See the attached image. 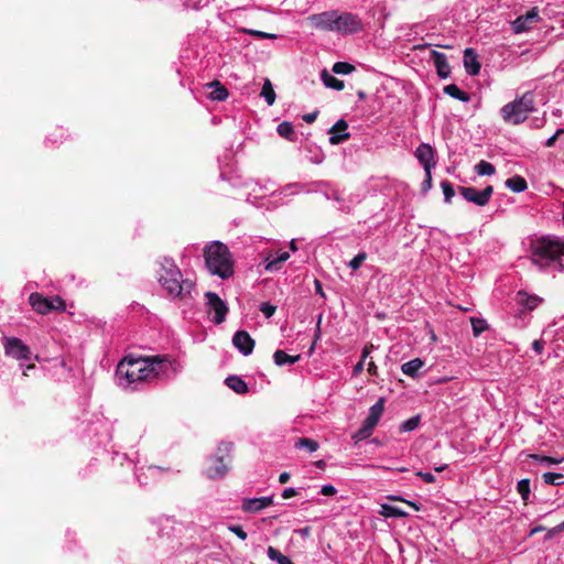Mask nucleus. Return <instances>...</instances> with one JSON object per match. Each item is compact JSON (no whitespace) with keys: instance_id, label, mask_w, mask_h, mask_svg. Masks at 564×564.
Listing matches in <instances>:
<instances>
[{"instance_id":"nucleus-1","label":"nucleus","mask_w":564,"mask_h":564,"mask_svg":"<svg viewBox=\"0 0 564 564\" xmlns=\"http://www.w3.org/2000/svg\"><path fill=\"white\" fill-rule=\"evenodd\" d=\"M156 276L159 284L172 301L189 302L196 290L195 281L184 276L175 261L170 257L158 260Z\"/></svg>"},{"instance_id":"nucleus-2","label":"nucleus","mask_w":564,"mask_h":564,"mask_svg":"<svg viewBox=\"0 0 564 564\" xmlns=\"http://www.w3.org/2000/svg\"><path fill=\"white\" fill-rule=\"evenodd\" d=\"M563 254L564 238L545 236L536 238L531 243L532 262L541 270L554 267L558 271H563L564 265L560 262V258Z\"/></svg>"},{"instance_id":"nucleus-3","label":"nucleus","mask_w":564,"mask_h":564,"mask_svg":"<svg viewBox=\"0 0 564 564\" xmlns=\"http://www.w3.org/2000/svg\"><path fill=\"white\" fill-rule=\"evenodd\" d=\"M206 268L210 274L223 280L234 275L235 267L232 254L228 247L220 241H213L204 249Z\"/></svg>"},{"instance_id":"nucleus-4","label":"nucleus","mask_w":564,"mask_h":564,"mask_svg":"<svg viewBox=\"0 0 564 564\" xmlns=\"http://www.w3.org/2000/svg\"><path fill=\"white\" fill-rule=\"evenodd\" d=\"M148 357L124 358L117 366V377L121 386L138 388V384L151 382Z\"/></svg>"},{"instance_id":"nucleus-5","label":"nucleus","mask_w":564,"mask_h":564,"mask_svg":"<svg viewBox=\"0 0 564 564\" xmlns=\"http://www.w3.org/2000/svg\"><path fill=\"white\" fill-rule=\"evenodd\" d=\"M533 111H535L534 95L532 91H527L521 97L502 106L500 115L505 122L518 126L524 122Z\"/></svg>"},{"instance_id":"nucleus-6","label":"nucleus","mask_w":564,"mask_h":564,"mask_svg":"<svg viewBox=\"0 0 564 564\" xmlns=\"http://www.w3.org/2000/svg\"><path fill=\"white\" fill-rule=\"evenodd\" d=\"M151 381L155 379L170 380L183 370L181 361L170 355L147 356Z\"/></svg>"},{"instance_id":"nucleus-7","label":"nucleus","mask_w":564,"mask_h":564,"mask_svg":"<svg viewBox=\"0 0 564 564\" xmlns=\"http://www.w3.org/2000/svg\"><path fill=\"white\" fill-rule=\"evenodd\" d=\"M365 24L361 18L355 13L347 11H338L336 17V33L347 36L361 32Z\"/></svg>"},{"instance_id":"nucleus-8","label":"nucleus","mask_w":564,"mask_h":564,"mask_svg":"<svg viewBox=\"0 0 564 564\" xmlns=\"http://www.w3.org/2000/svg\"><path fill=\"white\" fill-rule=\"evenodd\" d=\"M207 300V313L212 316L214 324L219 325L226 321L229 307L220 296L212 291L205 293Z\"/></svg>"},{"instance_id":"nucleus-9","label":"nucleus","mask_w":564,"mask_h":564,"mask_svg":"<svg viewBox=\"0 0 564 564\" xmlns=\"http://www.w3.org/2000/svg\"><path fill=\"white\" fill-rule=\"evenodd\" d=\"M458 191L467 202L482 207L489 203L494 193V187L488 185L482 191H478L471 186H459Z\"/></svg>"},{"instance_id":"nucleus-10","label":"nucleus","mask_w":564,"mask_h":564,"mask_svg":"<svg viewBox=\"0 0 564 564\" xmlns=\"http://www.w3.org/2000/svg\"><path fill=\"white\" fill-rule=\"evenodd\" d=\"M4 352L7 356L12 357L17 360H30L31 350L30 348L17 337H3Z\"/></svg>"},{"instance_id":"nucleus-11","label":"nucleus","mask_w":564,"mask_h":564,"mask_svg":"<svg viewBox=\"0 0 564 564\" xmlns=\"http://www.w3.org/2000/svg\"><path fill=\"white\" fill-rule=\"evenodd\" d=\"M337 10L324 11L307 18L310 24L319 31L336 33Z\"/></svg>"},{"instance_id":"nucleus-12","label":"nucleus","mask_w":564,"mask_h":564,"mask_svg":"<svg viewBox=\"0 0 564 564\" xmlns=\"http://www.w3.org/2000/svg\"><path fill=\"white\" fill-rule=\"evenodd\" d=\"M540 12L536 7L531 8L525 14L519 15L511 22L513 33L521 34L533 29L540 22Z\"/></svg>"},{"instance_id":"nucleus-13","label":"nucleus","mask_w":564,"mask_h":564,"mask_svg":"<svg viewBox=\"0 0 564 564\" xmlns=\"http://www.w3.org/2000/svg\"><path fill=\"white\" fill-rule=\"evenodd\" d=\"M290 259L288 251L279 252L275 257L271 253L262 254V260L259 263V268L263 267L267 272H279L283 269L284 263Z\"/></svg>"},{"instance_id":"nucleus-14","label":"nucleus","mask_w":564,"mask_h":564,"mask_svg":"<svg viewBox=\"0 0 564 564\" xmlns=\"http://www.w3.org/2000/svg\"><path fill=\"white\" fill-rule=\"evenodd\" d=\"M271 505H273L272 496L245 498L241 502V509L247 513H257Z\"/></svg>"},{"instance_id":"nucleus-15","label":"nucleus","mask_w":564,"mask_h":564,"mask_svg":"<svg viewBox=\"0 0 564 564\" xmlns=\"http://www.w3.org/2000/svg\"><path fill=\"white\" fill-rule=\"evenodd\" d=\"M232 345L243 356H249L253 351L256 343L248 332L238 330L232 337Z\"/></svg>"},{"instance_id":"nucleus-16","label":"nucleus","mask_w":564,"mask_h":564,"mask_svg":"<svg viewBox=\"0 0 564 564\" xmlns=\"http://www.w3.org/2000/svg\"><path fill=\"white\" fill-rule=\"evenodd\" d=\"M227 471L228 464L224 462V456H212L208 459V466L205 469V474L208 478H220L225 476Z\"/></svg>"},{"instance_id":"nucleus-17","label":"nucleus","mask_w":564,"mask_h":564,"mask_svg":"<svg viewBox=\"0 0 564 564\" xmlns=\"http://www.w3.org/2000/svg\"><path fill=\"white\" fill-rule=\"evenodd\" d=\"M415 158L422 164L424 170L435 167V153L429 143H421L415 150Z\"/></svg>"},{"instance_id":"nucleus-18","label":"nucleus","mask_w":564,"mask_h":564,"mask_svg":"<svg viewBox=\"0 0 564 564\" xmlns=\"http://www.w3.org/2000/svg\"><path fill=\"white\" fill-rule=\"evenodd\" d=\"M348 124L344 119H339L330 129H329V143L333 145H337L349 139L350 134L347 132Z\"/></svg>"},{"instance_id":"nucleus-19","label":"nucleus","mask_w":564,"mask_h":564,"mask_svg":"<svg viewBox=\"0 0 564 564\" xmlns=\"http://www.w3.org/2000/svg\"><path fill=\"white\" fill-rule=\"evenodd\" d=\"M90 432L99 437V443L109 442L112 438V424L106 419L97 420L90 427Z\"/></svg>"},{"instance_id":"nucleus-20","label":"nucleus","mask_w":564,"mask_h":564,"mask_svg":"<svg viewBox=\"0 0 564 564\" xmlns=\"http://www.w3.org/2000/svg\"><path fill=\"white\" fill-rule=\"evenodd\" d=\"M464 66H465L466 73L470 76H476L480 72L481 65L478 62V55L470 47H468L464 51Z\"/></svg>"},{"instance_id":"nucleus-21","label":"nucleus","mask_w":564,"mask_h":564,"mask_svg":"<svg viewBox=\"0 0 564 564\" xmlns=\"http://www.w3.org/2000/svg\"><path fill=\"white\" fill-rule=\"evenodd\" d=\"M384 411V398H379L378 401L370 406L367 417L364 423L375 429Z\"/></svg>"},{"instance_id":"nucleus-22","label":"nucleus","mask_w":564,"mask_h":564,"mask_svg":"<svg viewBox=\"0 0 564 564\" xmlns=\"http://www.w3.org/2000/svg\"><path fill=\"white\" fill-rule=\"evenodd\" d=\"M431 57L433 58V62L436 67L438 76L441 78L448 77V75L451 73V67H449V64L447 63L446 55L438 51H432Z\"/></svg>"},{"instance_id":"nucleus-23","label":"nucleus","mask_w":564,"mask_h":564,"mask_svg":"<svg viewBox=\"0 0 564 564\" xmlns=\"http://www.w3.org/2000/svg\"><path fill=\"white\" fill-rule=\"evenodd\" d=\"M517 302L525 310L533 311L542 303V299L538 295H530L524 291H519L517 293Z\"/></svg>"},{"instance_id":"nucleus-24","label":"nucleus","mask_w":564,"mask_h":564,"mask_svg":"<svg viewBox=\"0 0 564 564\" xmlns=\"http://www.w3.org/2000/svg\"><path fill=\"white\" fill-rule=\"evenodd\" d=\"M210 89L208 93V99L215 101H224L228 98V90L218 80H214L206 85Z\"/></svg>"},{"instance_id":"nucleus-25","label":"nucleus","mask_w":564,"mask_h":564,"mask_svg":"<svg viewBox=\"0 0 564 564\" xmlns=\"http://www.w3.org/2000/svg\"><path fill=\"white\" fill-rule=\"evenodd\" d=\"M30 304L32 308L40 314H47L51 312L48 299L40 293H32L30 295Z\"/></svg>"},{"instance_id":"nucleus-26","label":"nucleus","mask_w":564,"mask_h":564,"mask_svg":"<svg viewBox=\"0 0 564 564\" xmlns=\"http://www.w3.org/2000/svg\"><path fill=\"white\" fill-rule=\"evenodd\" d=\"M228 388H230L232 391H235L238 394L247 393L249 388L245 380H242L240 377L231 375L228 376L225 380Z\"/></svg>"},{"instance_id":"nucleus-27","label":"nucleus","mask_w":564,"mask_h":564,"mask_svg":"<svg viewBox=\"0 0 564 564\" xmlns=\"http://www.w3.org/2000/svg\"><path fill=\"white\" fill-rule=\"evenodd\" d=\"M424 361L420 358H414L401 366V371L409 377L415 378L419 371L423 368Z\"/></svg>"},{"instance_id":"nucleus-28","label":"nucleus","mask_w":564,"mask_h":564,"mask_svg":"<svg viewBox=\"0 0 564 564\" xmlns=\"http://www.w3.org/2000/svg\"><path fill=\"white\" fill-rule=\"evenodd\" d=\"M443 91L445 95L454 98V99H457L459 101H463V102H468L470 100V96L468 93L462 90L457 85L455 84H449V85H446L444 88H443Z\"/></svg>"},{"instance_id":"nucleus-29","label":"nucleus","mask_w":564,"mask_h":564,"mask_svg":"<svg viewBox=\"0 0 564 564\" xmlns=\"http://www.w3.org/2000/svg\"><path fill=\"white\" fill-rule=\"evenodd\" d=\"M300 359H301V355L291 356L281 349H278L273 354L274 364L279 367L285 366L288 364L293 365V364L297 362Z\"/></svg>"},{"instance_id":"nucleus-30","label":"nucleus","mask_w":564,"mask_h":564,"mask_svg":"<svg viewBox=\"0 0 564 564\" xmlns=\"http://www.w3.org/2000/svg\"><path fill=\"white\" fill-rule=\"evenodd\" d=\"M321 79L323 84L327 88H332L335 90H343L345 85L343 80L337 79L334 75H332L327 69H323L321 72Z\"/></svg>"},{"instance_id":"nucleus-31","label":"nucleus","mask_w":564,"mask_h":564,"mask_svg":"<svg viewBox=\"0 0 564 564\" xmlns=\"http://www.w3.org/2000/svg\"><path fill=\"white\" fill-rule=\"evenodd\" d=\"M506 187L514 193H522L528 188V184L522 176L514 175L506 181Z\"/></svg>"},{"instance_id":"nucleus-32","label":"nucleus","mask_w":564,"mask_h":564,"mask_svg":"<svg viewBox=\"0 0 564 564\" xmlns=\"http://www.w3.org/2000/svg\"><path fill=\"white\" fill-rule=\"evenodd\" d=\"M276 131L279 133L280 137L289 140V141H294L295 140V131H294V127L291 122L289 121H283L281 122L278 128H276Z\"/></svg>"},{"instance_id":"nucleus-33","label":"nucleus","mask_w":564,"mask_h":564,"mask_svg":"<svg viewBox=\"0 0 564 564\" xmlns=\"http://www.w3.org/2000/svg\"><path fill=\"white\" fill-rule=\"evenodd\" d=\"M294 447L296 449H306L308 453H314L318 449L319 445L313 438L302 437L295 442Z\"/></svg>"},{"instance_id":"nucleus-34","label":"nucleus","mask_w":564,"mask_h":564,"mask_svg":"<svg viewBox=\"0 0 564 564\" xmlns=\"http://www.w3.org/2000/svg\"><path fill=\"white\" fill-rule=\"evenodd\" d=\"M267 554H268V557L271 561L276 562L278 564H294L290 560V557H288L286 555L282 554L278 549H275L273 546H269L268 547Z\"/></svg>"},{"instance_id":"nucleus-35","label":"nucleus","mask_w":564,"mask_h":564,"mask_svg":"<svg viewBox=\"0 0 564 564\" xmlns=\"http://www.w3.org/2000/svg\"><path fill=\"white\" fill-rule=\"evenodd\" d=\"M260 96L264 98L269 106H272L274 104L275 93L269 79L264 80Z\"/></svg>"},{"instance_id":"nucleus-36","label":"nucleus","mask_w":564,"mask_h":564,"mask_svg":"<svg viewBox=\"0 0 564 564\" xmlns=\"http://www.w3.org/2000/svg\"><path fill=\"white\" fill-rule=\"evenodd\" d=\"M528 457H529V459H531L535 463H539L542 465H547V466L558 465L564 460V458H554L551 456H545V455H540V454H530Z\"/></svg>"},{"instance_id":"nucleus-37","label":"nucleus","mask_w":564,"mask_h":564,"mask_svg":"<svg viewBox=\"0 0 564 564\" xmlns=\"http://www.w3.org/2000/svg\"><path fill=\"white\" fill-rule=\"evenodd\" d=\"M475 171L480 176H490L495 174L496 167L490 162L481 160L476 164Z\"/></svg>"},{"instance_id":"nucleus-38","label":"nucleus","mask_w":564,"mask_h":564,"mask_svg":"<svg viewBox=\"0 0 564 564\" xmlns=\"http://www.w3.org/2000/svg\"><path fill=\"white\" fill-rule=\"evenodd\" d=\"M421 416L414 415L401 423L399 430L401 433H408L416 430L420 425Z\"/></svg>"},{"instance_id":"nucleus-39","label":"nucleus","mask_w":564,"mask_h":564,"mask_svg":"<svg viewBox=\"0 0 564 564\" xmlns=\"http://www.w3.org/2000/svg\"><path fill=\"white\" fill-rule=\"evenodd\" d=\"M381 513L384 517H394V518H404L408 516V513L405 511H403L402 509H400L399 507L392 506V505H387V503L382 505Z\"/></svg>"},{"instance_id":"nucleus-40","label":"nucleus","mask_w":564,"mask_h":564,"mask_svg":"<svg viewBox=\"0 0 564 564\" xmlns=\"http://www.w3.org/2000/svg\"><path fill=\"white\" fill-rule=\"evenodd\" d=\"M542 477L546 485L560 486L564 484V475L561 473L547 471L544 473Z\"/></svg>"},{"instance_id":"nucleus-41","label":"nucleus","mask_w":564,"mask_h":564,"mask_svg":"<svg viewBox=\"0 0 564 564\" xmlns=\"http://www.w3.org/2000/svg\"><path fill=\"white\" fill-rule=\"evenodd\" d=\"M234 444L230 442H221L217 447V452L214 456H224V462L227 464L230 463V453L232 451Z\"/></svg>"},{"instance_id":"nucleus-42","label":"nucleus","mask_w":564,"mask_h":564,"mask_svg":"<svg viewBox=\"0 0 564 564\" xmlns=\"http://www.w3.org/2000/svg\"><path fill=\"white\" fill-rule=\"evenodd\" d=\"M355 70V66L347 62H336L333 72L337 75H348Z\"/></svg>"},{"instance_id":"nucleus-43","label":"nucleus","mask_w":564,"mask_h":564,"mask_svg":"<svg viewBox=\"0 0 564 564\" xmlns=\"http://www.w3.org/2000/svg\"><path fill=\"white\" fill-rule=\"evenodd\" d=\"M517 490L523 501H529L530 498V480L524 478L518 481Z\"/></svg>"},{"instance_id":"nucleus-44","label":"nucleus","mask_w":564,"mask_h":564,"mask_svg":"<svg viewBox=\"0 0 564 564\" xmlns=\"http://www.w3.org/2000/svg\"><path fill=\"white\" fill-rule=\"evenodd\" d=\"M470 322H471L473 334L475 337H478L481 333H484L488 328L487 322L482 318L473 317L470 319Z\"/></svg>"},{"instance_id":"nucleus-45","label":"nucleus","mask_w":564,"mask_h":564,"mask_svg":"<svg viewBox=\"0 0 564 564\" xmlns=\"http://www.w3.org/2000/svg\"><path fill=\"white\" fill-rule=\"evenodd\" d=\"M373 429L362 423L361 427L352 435V440L357 443L368 438L372 434Z\"/></svg>"},{"instance_id":"nucleus-46","label":"nucleus","mask_w":564,"mask_h":564,"mask_svg":"<svg viewBox=\"0 0 564 564\" xmlns=\"http://www.w3.org/2000/svg\"><path fill=\"white\" fill-rule=\"evenodd\" d=\"M307 151L312 154L308 160L314 164H319L324 161V153L323 151L317 147H308Z\"/></svg>"},{"instance_id":"nucleus-47","label":"nucleus","mask_w":564,"mask_h":564,"mask_svg":"<svg viewBox=\"0 0 564 564\" xmlns=\"http://www.w3.org/2000/svg\"><path fill=\"white\" fill-rule=\"evenodd\" d=\"M51 369L54 370L55 375H58L59 370H63L66 373L72 371V368L67 366L66 361L63 358H56L52 361Z\"/></svg>"},{"instance_id":"nucleus-48","label":"nucleus","mask_w":564,"mask_h":564,"mask_svg":"<svg viewBox=\"0 0 564 564\" xmlns=\"http://www.w3.org/2000/svg\"><path fill=\"white\" fill-rule=\"evenodd\" d=\"M441 187H442V191H443L445 203H451L452 198L455 195V191H454L453 185L448 181H443L441 183Z\"/></svg>"},{"instance_id":"nucleus-49","label":"nucleus","mask_w":564,"mask_h":564,"mask_svg":"<svg viewBox=\"0 0 564 564\" xmlns=\"http://www.w3.org/2000/svg\"><path fill=\"white\" fill-rule=\"evenodd\" d=\"M245 33L253 36V37H258V39H270V40H274L278 37L276 34H273V33H267V32H263V31H259V30H253V29H243L242 30Z\"/></svg>"},{"instance_id":"nucleus-50","label":"nucleus","mask_w":564,"mask_h":564,"mask_svg":"<svg viewBox=\"0 0 564 564\" xmlns=\"http://www.w3.org/2000/svg\"><path fill=\"white\" fill-rule=\"evenodd\" d=\"M367 259V253L366 252H359L358 254H356L348 263V267L351 269V270H358L364 261Z\"/></svg>"},{"instance_id":"nucleus-51","label":"nucleus","mask_w":564,"mask_h":564,"mask_svg":"<svg viewBox=\"0 0 564 564\" xmlns=\"http://www.w3.org/2000/svg\"><path fill=\"white\" fill-rule=\"evenodd\" d=\"M48 303L51 306V311H64L65 310V302L59 296H54L52 299H48Z\"/></svg>"},{"instance_id":"nucleus-52","label":"nucleus","mask_w":564,"mask_h":564,"mask_svg":"<svg viewBox=\"0 0 564 564\" xmlns=\"http://www.w3.org/2000/svg\"><path fill=\"white\" fill-rule=\"evenodd\" d=\"M260 311L263 313L265 317H271L276 311V306L270 304L269 302H263L260 304Z\"/></svg>"},{"instance_id":"nucleus-53","label":"nucleus","mask_w":564,"mask_h":564,"mask_svg":"<svg viewBox=\"0 0 564 564\" xmlns=\"http://www.w3.org/2000/svg\"><path fill=\"white\" fill-rule=\"evenodd\" d=\"M228 530L235 533L242 541H245L248 536L241 525L230 524L228 525Z\"/></svg>"},{"instance_id":"nucleus-54","label":"nucleus","mask_w":564,"mask_h":564,"mask_svg":"<svg viewBox=\"0 0 564 564\" xmlns=\"http://www.w3.org/2000/svg\"><path fill=\"white\" fill-rule=\"evenodd\" d=\"M562 134H564V129L563 128L557 129L553 135H551L549 139L545 140L544 145L546 148H552L555 144L556 139Z\"/></svg>"},{"instance_id":"nucleus-55","label":"nucleus","mask_w":564,"mask_h":564,"mask_svg":"<svg viewBox=\"0 0 564 564\" xmlns=\"http://www.w3.org/2000/svg\"><path fill=\"white\" fill-rule=\"evenodd\" d=\"M321 495L323 496H334L337 494V489L335 486L328 484V485H323L322 488H321Z\"/></svg>"},{"instance_id":"nucleus-56","label":"nucleus","mask_w":564,"mask_h":564,"mask_svg":"<svg viewBox=\"0 0 564 564\" xmlns=\"http://www.w3.org/2000/svg\"><path fill=\"white\" fill-rule=\"evenodd\" d=\"M415 475L426 484H433L436 480L435 476L432 473L417 471L415 473Z\"/></svg>"},{"instance_id":"nucleus-57","label":"nucleus","mask_w":564,"mask_h":564,"mask_svg":"<svg viewBox=\"0 0 564 564\" xmlns=\"http://www.w3.org/2000/svg\"><path fill=\"white\" fill-rule=\"evenodd\" d=\"M425 171V180L423 181V189L427 191L432 186V170H424Z\"/></svg>"},{"instance_id":"nucleus-58","label":"nucleus","mask_w":564,"mask_h":564,"mask_svg":"<svg viewBox=\"0 0 564 564\" xmlns=\"http://www.w3.org/2000/svg\"><path fill=\"white\" fill-rule=\"evenodd\" d=\"M532 349L534 350V352H536L538 355L542 354L543 350H544V341L542 339H535L533 343H532Z\"/></svg>"},{"instance_id":"nucleus-59","label":"nucleus","mask_w":564,"mask_h":564,"mask_svg":"<svg viewBox=\"0 0 564 564\" xmlns=\"http://www.w3.org/2000/svg\"><path fill=\"white\" fill-rule=\"evenodd\" d=\"M297 492L299 491L295 488L289 487V488L283 489L281 496L283 499H290V498L296 496Z\"/></svg>"},{"instance_id":"nucleus-60","label":"nucleus","mask_w":564,"mask_h":564,"mask_svg":"<svg viewBox=\"0 0 564 564\" xmlns=\"http://www.w3.org/2000/svg\"><path fill=\"white\" fill-rule=\"evenodd\" d=\"M351 200H349V203L346 202L345 198H343V200L340 203H338V209L340 212H344V213H349L351 210Z\"/></svg>"},{"instance_id":"nucleus-61","label":"nucleus","mask_w":564,"mask_h":564,"mask_svg":"<svg viewBox=\"0 0 564 564\" xmlns=\"http://www.w3.org/2000/svg\"><path fill=\"white\" fill-rule=\"evenodd\" d=\"M364 367H365V361L364 360L358 361L354 366L352 376H355V377L359 376L364 371Z\"/></svg>"},{"instance_id":"nucleus-62","label":"nucleus","mask_w":564,"mask_h":564,"mask_svg":"<svg viewBox=\"0 0 564 564\" xmlns=\"http://www.w3.org/2000/svg\"><path fill=\"white\" fill-rule=\"evenodd\" d=\"M317 115H318V112H317V111L305 113V115L303 116V120H304L305 122H307V123H313V122L316 120Z\"/></svg>"},{"instance_id":"nucleus-63","label":"nucleus","mask_w":564,"mask_h":564,"mask_svg":"<svg viewBox=\"0 0 564 564\" xmlns=\"http://www.w3.org/2000/svg\"><path fill=\"white\" fill-rule=\"evenodd\" d=\"M327 199H333L336 203H340L343 200V197L339 195L337 191H333L330 194H326Z\"/></svg>"},{"instance_id":"nucleus-64","label":"nucleus","mask_w":564,"mask_h":564,"mask_svg":"<svg viewBox=\"0 0 564 564\" xmlns=\"http://www.w3.org/2000/svg\"><path fill=\"white\" fill-rule=\"evenodd\" d=\"M373 349V345H366L364 348H362V352H361V359L360 360H364L366 361L367 357L370 355L371 350Z\"/></svg>"}]
</instances>
